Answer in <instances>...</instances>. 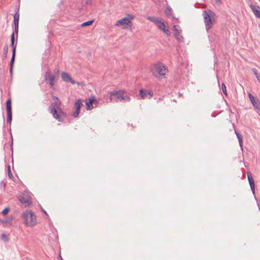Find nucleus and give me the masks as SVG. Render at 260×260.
I'll return each mask as SVG.
<instances>
[{
    "label": "nucleus",
    "mask_w": 260,
    "mask_h": 260,
    "mask_svg": "<svg viewBox=\"0 0 260 260\" xmlns=\"http://www.w3.org/2000/svg\"><path fill=\"white\" fill-rule=\"evenodd\" d=\"M202 15L206 29L208 31L215 23L216 15L213 11L209 9L204 11Z\"/></svg>",
    "instance_id": "f257e3e1"
},
{
    "label": "nucleus",
    "mask_w": 260,
    "mask_h": 260,
    "mask_svg": "<svg viewBox=\"0 0 260 260\" xmlns=\"http://www.w3.org/2000/svg\"><path fill=\"white\" fill-rule=\"evenodd\" d=\"M61 103L59 101H56L52 103L49 107V110L54 118L58 121H62L63 117H66L65 113L60 108Z\"/></svg>",
    "instance_id": "f03ea898"
},
{
    "label": "nucleus",
    "mask_w": 260,
    "mask_h": 260,
    "mask_svg": "<svg viewBox=\"0 0 260 260\" xmlns=\"http://www.w3.org/2000/svg\"><path fill=\"white\" fill-rule=\"evenodd\" d=\"M167 72V68L161 63L154 64L151 69L153 76L157 78H165Z\"/></svg>",
    "instance_id": "7ed1b4c3"
},
{
    "label": "nucleus",
    "mask_w": 260,
    "mask_h": 260,
    "mask_svg": "<svg viewBox=\"0 0 260 260\" xmlns=\"http://www.w3.org/2000/svg\"><path fill=\"white\" fill-rule=\"evenodd\" d=\"M24 219V223L27 226H33L37 223L36 216L30 210H26L21 215Z\"/></svg>",
    "instance_id": "20e7f679"
},
{
    "label": "nucleus",
    "mask_w": 260,
    "mask_h": 260,
    "mask_svg": "<svg viewBox=\"0 0 260 260\" xmlns=\"http://www.w3.org/2000/svg\"><path fill=\"white\" fill-rule=\"evenodd\" d=\"M134 16L133 15H128V17H125L116 22V26H122L123 28L126 29L129 27L131 28L133 26L132 20L134 19Z\"/></svg>",
    "instance_id": "39448f33"
},
{
    "label": "nucleus",
    "mask_w": 260,
    "mask_h": 260,
    "mask_svg": "<svg viewBox=\"0 0 260 260\" xmlns=\"http://www.w3.org/2000/svg\"><path fill=\"white\" fill-rule=\"evenodd\" d=\"M124 91L121 90H113L110 92V96L111 97V100H114L116 102L119 101H122L123 100V94Z\"/></svg>",
    "instance_id": "423d86ee"
},
{
    "label": "nucleus",
    "mask_w": 260,
    "mask_h": 260,
    "mask_svg": "<svg viewBox=\"0 0 260 260\" xmlns=\"http://www.w3.org/2000/svg\"><path fill=\"white\" fill-rule=\"evenodd\" d=\"M55 78V76L51 74L49 70H48L45 72L44 75V80L47 83H49L50 87H53L54 85Z\"/></svg>",
    "instance_id": "0eeeda50"
},
{
    "label": "nucleus",
    "mask_w": 260,
    "mask_h": 260,
    "mask_svg": "<svg viewBox=\"0 0 260 260\" xmlns=\"http://www.w3.org/2000/svg\"><path fill=\"white\" fill-rule=\"evenodd\" d=\"M12 104L11 99H9L6 102V110H7V121L10 124H11L12 119Z\"/></svg>",
    "instance_id": "6e6552de"
},
{
    "label": "nucleus",
    "mask_w": 260,
    "mask_h": 260,
    "mask_svg": "<svg viewBox=\"0 0 260 260\" xmlns=\"http://www.w3.org/2000/svg\"><path fill=\"white\" fill-rule=\"evenodd\" d=\"M153 95V92L151 90H144L141 89L140 90L139 94L138 95V99H150Z\"/></svg>",
    "instance_id": "1a4fd4ad"
},
{
    "label": "nucleus",
    "mask_w": 260,
    "mask_h": 260,
    "mask_svg": "<svg viewBox=\"0 0 260 260\" xmlns=\"http://www.w3.org/2000/svg\"><path fill=\"white\" fill-rule=\"evenodd\" d=\"M83 106L81 99L78 100L74 104L75 108L76 111L73 114V116L74 118H77L79 113H80V108Z\"/></svg>",
    "instance_id": "9d476101"
},
{
    "label": "nucleus",
    "mask_w": 260,
    "mask_h": 260,
    "mask_svg": "<svg viewBox=\"0 0 260 260\" xmlns=\"http://www.w3.org/2000/svg\"><path fill=\"white\" fill-rule=\"evenodd\" d=\"M248 96L253 107L256 109L260 110L259 100L257 99H255V98L251 93L248 94Z\"/></svg>",
    "instance_id": "9b49d317"
},
{
    "label": "nucleus",
    "mask_w": 260,
    "mask_h": 260,
    "mask_svg": "<svg viewBox=\"0 0 260 260\" xmlns=\"http://www.w3.org/2000/svg\"><path fill=\"white\" fill-rule=\"evenodd\" d=\"M19 13L18 11L14 15V23L15 27V32L16 34V38L18 37V27H19Z\"/></svg>",
    "instance_id": "f8f14e48"
},
{
    "label": "nucleus",
    "mask_w": 260,
    "mask_h": 260,
    "mask_svg": "<svg viewBox=\"0 0 260 260\" xmlns=\"http://www.w3.org/2000/svg\"><path fill=\"white\" fill-rule=\"evenodd\" d=\"M248 180L251 189L252 190V193L253 194H255V185H254V180L252 177V174L250 172H247V173Z\"/></svg>",
    "instance_id": "ddd939ff"
},
{
    "label": "nucleus",
    "mask_w": 260,
    "mask_h": 260,
    "mask_svg": "<svg viewBox=\"0 0 260 260\" xmlns=\"http://www.w3.org/2000/svg\"><path fill=\"white\" fill-rule=\"evenodd\" d=\"M13 220V216L10 215L5 219L0 220V222L3 224L4 226H10L12 225Z\"/></svg>",
    "instance_id": "4468645a"
},
{
    "label": "nucleus",
    "mask_w": 260,
    "mask_h": 260,
    "mask_svg": "<svg viewBox=\"0 0 260 260\" xmlns=\"http://www.w3.org/2000/svg\"><path fill=\"white\" fill-rule=\"evenodd\" d=\"M157 27L163 31L167 36H169L171 35V32L167 28L165 23L161 21L156 25Z\"/></svg>",
    "instance_id": "2eb2a0df"
},
{
    "label": "nucleus",
    "mask_w": 260,
    "mask_h": 260,
    "mask_svg": "<svg viewBox=\"0 0 260 260\" xmlns=\"http://www.w3.org/2000/svg\"><path fill=\"white\" fill-rule=\"evenodd\" d=\"M250 8L255 16L260 18V7L256 5H251Z\"/></svg>",
    "instance_id": "dca6fc26"
},
{
    "label": "nucleus",
    "mask_w": 260,
    "mask_h": 260,
    "mask_svg": "<svg viewBox=\"0 0 260 260\" xmlns=\"http://www.w3.org/2000/svg\"><path fill=\"white\" fill-rule=\"evenodd\" d=\"M15 55H16V51L14 50L12 51V56L11 57V59L10 60V73L11 75H12L13 74V66L14 63L15 61Z\"/></svg>",
    "instance_id": "f3484780"
},
{
    "label": "nucleus",
    "mask_w": 260,
    "mask_h": 260,
    "mask_svg": "<svg viewBox=\"0 0 260 260\" xmlns=\"http://www.w3.org/2000/svg\"><path fill=\"white\" fill-rule=\"evenodd\" d=\"M95 101L94 98H90L88 102H86V109L87 110H90L93 108L92 104Z\"/></svg>",
    "instance_id": "a211bd4d"
},
{
    "label": "nucleus",
    "mask_w": 260,
    "mask_h": 260,
    "mask_svg": "<svg viewBox=\"0 0 260 260\" xmlns=\"http://www.w3.org/2000/svg\"><path fill=\"white\" fill-rule=\"evenodd\" d=\"M61 77L62 80L66 82H69V81L71 79V76L66 72H62L61 75Z\"/></svg>",
    "instance_id": "6ab92c4d"
},
{
    "label": "nucleus",
    "mask_w": 260,
    "mask_h": 260,
    "mask_svg": "<svg viewBox=\"0 0 260 260\" xmlns=\"http://www.w3.org/2000/svg\"><path fill=\"white\" fill-rule=\"evenodd\" d=\"M11 46L13 48L12 51L15 50L16 51V45H15V34L14 32L12 33L11 37Z\"/></svg>",
    "instance_id": "aec40b11"
},
{
    "label": "nucleus",
    "mask_w": 260,
    "mask_h": 260,
    "mask_svg": "<svg viewBox=\"0 0 260 260\" xmlns=\"http://www.w3.org/2000/svg\"><path fill=\"white\" fill-rule=\"evenodd\" d=\"M235 134H236V136L238 139V141L239 143L240 146L242 147V136L241 135L237 132L236 130L235 131Z\"/></svg>",
    "instance_id": "412c9836"
},
{
    "label": "nucleus",
    "mask_w": 260,
    "mask_h": 260,
    "mask_svg": "<svg viewBox=\"0 0 260 260\" xmlns=\"http://www.w3.org/2000/svg\"><path fill=\"white\" fill-rule=\"evenodd\" d=\"M172 10L171 7H167V8L165 9V12L166 16L168 17H171L172 16Z\"/></svg>",
    "instance_id": "4be33fe9"
},
{
    "label": "nucleus",
    "mask_w": 260,
    "mask_h": 260,
    "mask_svg": "<svg viewBox=\"0 0 260 260\" xmlns=\"http://www.w3.org/2000/svg\"><path fill=\"white\" fill-rule=\"evenodd\" d=\"M3 58L5 59L7 56V53L8 51V46L6 44L4 48Z\"/></svg>",
    "instance_id": "5701e85b"
},
{
    "label": "nucleus",
    "mask_w": 260,
    "mask_h": 260,
    "mask_svg": "<svg viewBox=\"0 0 260 260\" xmlns=\"http://www.w3.org/2000/svg\"><path fill=\"white\" fill-rule=\"evenodd\" d=\"M252 72L256 76L257 79L258 80V82L260 83V75L257 72V70L255 68L252 69Z\"/></svg>",
    "instance_id": "b1692460"
},
{
    "label": "nucleus",
    "mask_w": 260,
    "mask_h": 260,
    "mask_svg": "<svg viewBox=\"0 0 260 260\" xmlns=\"http://www.w3.org/2000/svg\"><path fill=\"white\" fill-rule=\"evenodd\" d=\"M149 20L152 22L155 23L156 25L160 21L159 18L157 17H152L150 18Z\"/></svg>",
    "instance_id": "393cba45"
},
{
    "label": "nucleus",
    "mask_w": 260,
    "mask_h": 260,
    "mask_svg": "<svg viewBox=\"0 0 260 260\" xmlns=\"http://www.w3.org/2000/svg\"><path fill=\"white\" fill-rule=\"evenodd\" d=\"M93 22V20H89V21H87L86 22H85L81 24V26L82 27H85V26H88V25H90L91 24H92V23Z\"/></svg>",
    "instance_id": "a878e982"
},
{
    "label": "nucleus",
    "mask_w": 260,
    "mask_h": 260,
    "mask_svg": "<svg viewBox=\"0 0 260 260\" xmlns=\"http://www.w3.org/2000/svg\"><path fill=\"white\" fill-rule=\"evenodd\" d=\"M175 37L176 39L179 41H182L183 40V37L180 35V32H175L174 33Z\"/></svg>",
    "instance_id": "bb28decb"
},
{
    "label": "nucleus",
    "mask_w": 260,
    "mask_h": 260,
    "mask_svg": "<svg viewBox=\"0 0 260 260\" xmlns=\"http://www.w3.org/2000/svg\"><path fill=\"white\" fill-rule=\"evenodd\" d=\"M221 89H222L223 93L225 95H227V92H226V86H225V85L223 83H222Z\"/></svg>",
    "instance_id": "cd10ccee"
},
{
    "label": "nucleus",
    "mask_w": 260,
    "mask_h": 260,
    "mask_svg": "<svg viewBox=\"0 0 260 260\" xmlns=\"http://www.w3.org/2000/svg\"><path fill=\"white\" fill-rule=\"evenodd\" d=\"M19 201L22 203H29V201L27 199H25L23 197H21L19 199Z\"/></svg>",
    "instance_id": "c85d7f7f"
},
{
    "label": "nucleus",
    "mask_w": 260,
    "mask_h": 260,
    "mask_svg": "<svg viewBox=\"0 0 260 260\" xmlns=\"http://www.w3.org/2000/svg\"><path fill=\"white\" fill-rule=\"evenodd\" d=\"M10 211V208L9 207H7L6 208H5L2 212V213L3 214V215H6L7 214H8V213L9 212V211Z\"/></svg>",
    "instance_id": "c756f323"
},
{
    "label": "nucleus",
    "mask_w": 260,
    "mask_h": 260,
    "mask_svg": "<svg viewBox=\"0 0 260 260\" xmlns=\"http://www.w3.org/2000/svg\"><path fill=\"white\" fill-rule=\"evenodd\" d=\"M131 101V98L128 95H125L124 96L123 95V100H122L123 102H129Z\"/></svg>",
    "instance_id": "7c9ffc66"
},
{
    "label": "nucleus",
    "mask_w": 260,
    "mask_h": 260,
    "mask_svg": "<svg viewBox=\"0 0 260 260\" xmlns=\"http://www.w3.org/2000/svg\"><path fill=\"white\" fill-rule=\"evenodd\" d=\"M8 175H9V177L10 178H12L13 177V175L11 172V169H10V166H9L8 167Z\"/></svg>",
    "instance_id": "2f4dec72"
},
{
    "label": "nucleus",
    "mask_w": 260,
    "mask_h": 260,
    "mask_svg": "<svg viewBox=\"0 0 260 260\" xmlns=\"http://www.w3.org/2000/svg\"><path fill=\"white\" fill-rule=\"evenodd\" d=\"M2 238L6 241L9 240V238H8L7 236L4 234L2 235Z\"/></svg>",
    "instance_id": "473e14b6"
},
{
    "label": "nucleus",
    "mask_w": 260,
    "mask_h": 260,
    "mask_svg": "<svg viewBox=\"0 0 260 260\" xmlns=\"http://www.w3.org/2000/svg\"><path fill=\"white\" fill-rule=\"evenodd\" d=\"M54 72L55 74L58 75L59 73V70L58 68H56L54 69Z\"/></svg>",
    "instance_id": "72a5a7b5"
},
{
    "label": "nucleus",
    "mask_w": 260,
    "mask_h": 260,
    "mask_svg": "<svg viewBox=\"0 0 260 260\" xmlns=\"http://www.w3.org/2000/svg\"><path fill=\"white\" fill-rule=\"evenodd\" d=\"M69 82L71 83L72 84H74L76 83V81L74 80H73L71 77V79H70V81H69Z\"/></svg>",
    "instance_id": "f704fd0d"
},
{
    "label": "nucleus",
    "mask_w": 260,
    "mask_h": 260,
    "mask_svg": "<svg viewBox=\"0 0 260 260\" xmlns=\"http://www.w3.org/2000/svg\"><path fill=\"white\" fill-rule=\"evenodd\" d=\"M177 27H178L177 25H174L173 26V28H174V30L175 31V32H179V31L177 29Z\"/></svg>",
    "instance_id": "c9c22d12"
},
{
    "label": "nucleus",
    "mask_w": 260,
    "mask_h": 260,
    "mask_svg": "<svg viewBox=\"0 0 260 260\" xmlns=\"http://www.w3.org/2000/svg\"><path fill=\"white\" fill-rule=\"evenodd\" d=\"M41 210L42 212H43L46 215L48 216V214L47 213V212H46V211L43 209L42 208H41Z\"/></svg>",
    "instance_id": "e433bc0d"
},
{
    "label": "nucleus",
    "mask_w": 260,
    "mask_h": 260,
    "mask_svg": "<svg viewBox=\"0 0 260 260\" xmlns=\"http://www.w3.org/2000/svg\"><path fill=\"white\" fill-rule=\"evenodd\" d=\"M91 1L90 0H87L86 4H89L90 3Z\"/></svg>",
    "instance_id": "4c0bfd02"
},
{
    "label": "nucleus",
    "mask_w": 260,
    "mask_h": 260,
    "mask_svg": "<svg viewBox=\"0 0 260 260\" xmlns=\"http://www.w3.org/2000/svg\"><path fill=\"white\" fill-rule=\"evenodd\" d=\"M215 2H217V3H221L220 0H215Z\"/></svg>",
    "instance_id": "58836bf2"
},
{
    "label": "nucleus",
    "mask_w": 260,
    "mask_h": 260,
    "mask_svg": "<svg viewBox=\"0 0 260 260\" xmlns=\"http://www.w3.org/2000/svg\"><path fill=\"white\" fill-rule=\"evenodd\" d=\"M60 260H63L62 258L60 256Z\"/></svg>",
    "instance_id": "ea45409f"
}]
</instances>
